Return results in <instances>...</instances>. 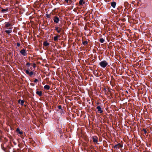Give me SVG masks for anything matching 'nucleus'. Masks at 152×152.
I'll return each instance as SVG.
<instances>
[{
	"instance_id": "13",
	"label": "nucleus",
	"mask_w": 152,
	"mask_h": 152,
	"mask_svg": "<svg viewBox=\"0 0 152 152\" xmlns=\"http://www.w3.org/2000/svg\"><path fill=\"white\" fill-rule=\"evenodd\" d=\"M36 93L39 96H41L42 95V92L41 91H37L36 92Z\"/></svg>"
},
{
	"instance_id": "6",
	"label": "nucleus",
	"mask_w": 152,
	"mask_h": 152,
	"mask_svg": "<svg viewBox=\"0 0 152 152\" xmlns=\"http://www.w3.org/2000/svg\"><path fill=\"white\" fill-rule=\"evenodd\" d=\"M9 30H6L5 31V32L7 34H9L10 33H11L12 31V27H10L9 28H8Z\"/></svg>"
},
{
	"instance_id": "7",
	"label": "nucleus",
	"mask_w": 152,
	"mask_h": 152,
	"mask_svg": "<svg viewBox=\"0 0 152 152\" xmlns=\"http://www.w3.org/2000/svg\"><path fill=\"white\" fill-rule=\"evenodd\" d=\"M96 109L98 110V111L99 112V113H103V111L102 110L100 106H98L96 107Z\"/></svg>"
},
{
	"instance_id": "2",
	"label": "nucleus",
	"mask_w": 152,
	"mask_h": 152,
	"mask_svg": "<svg viewBox=\"0 0 152 152\" xmlns=\"http://www.w3.org/2000/svg\"><path fill=\"white\" fill-rule=\"evenodd\" d=\"M29 70V69L28 68L27 69L25 70V73L26 74L29 75L30 76H31L34 75V73L32 71L30 72Z\"/></svg>"
},
{
	"instance_id": "26",
	"label": "nucleus",
	"mask_w": 152,
	"mask_h": 152,
	"mask_svg": "<svg viewBox=\"0 0 152 152\" xmlns=\"http://www.w3.org/2000/svg\"><path fill=\"white\" fill-rule=\"evenodd\" d=\"M61 105H60L59 106H58V108L59 109H61Z\"/></svg>"
},
{
	"instance_id": "19",
	"label": "nucleus",
	"mask_w": 152,
	"mask_h": 152,
	"mask_svg": "<svg viewBox=\"0 0 152 152\" xmlns=\"http://www.w3.org/2000/svg\"><path fill=\"white\" fill-rule=\"evenodd\" d=\"M104 41V39L103 38H101L99 40V42L101 43H103Z\"/></svg>"
},
{
	"instance_id": "16",
	"label": "nucleus",
	"mask_w": 152,
	"mask_h": 152,
	"mask_svg": "<svg viewBox=\"0 0 152 152\" xmlns=\"http://www.w3.org/2000/svg\"><path fill=\"white\" fill-rule=\"evenodd\" d=\"M16 131L17 132H18L19 134H23L22 132H21L19 128H17V129Z\"/></svg>"
},
{
	"instance_id": "12",
	"label": "nucleus",
	"mask_w": 152,
	"mask_h": 152,
	"mask_svg": "<svg viewBox=\"0 0 152 152\" xmlns=\"http://www.w3.org/2000/svg\"><path fill=\"white\" fill-rule=\"evenodd\" d=\"M11 25V24L9 23H7L5 24V27L6 28L8 27H10V26Z\"/></svg>"
},
{
	"instance_id": "24",
	"label": "nucleus",
	"mask_w": 152,
	"mask_h": 152,
	"mask_svg": "<svg viewBox=\"0 0 152 152\" xmlns=\"http://www.w3.org/2000/svg\"><path fill=\"white\" fill-rule=\"evenodd\" d=\"M20 44L19 43H17V46H18V47L20 46Z\"/></svg>"
},
{
	"instance_id": "23",
	"label": "nucleus",
	"mask_w": 152,
	"mask_h": 152,
	"mask_svg": "<svg viewBox=\"0 0 152 152\" xmlns=\"http://www.w3.org/2000/svg\"><path fill=\"white\" fill-rule=\"evenodd\" d=\"M38 81V80L37 79H35V80H34V83H36Z\"/></svg>"
},
{
	"instance_id": "30",
	"label": "nucleus",
	"mask_w": 152,
	"mask_h": 152,
	"mask_svg": "<svg viewBox=\"0 0 152 152\" xmlns=\"http://www.w3.org/2000/svg\"><path fill=\"white\" fill-rule=\"evenodd\" d=\"M33 67H34V68H35V66H33Z\"/></svg>"
},
{
	"instance_id": "20",
	"label": "nucleus",
	"mask_w": 152,
	"mask_h": 152,
	"mask_svg": "<svg viewBox=\"0 0 152 152\" xmlns=\"http://www.w3.org/2000/svg\"><path fill=\"white\" fill-rule=\"evenodd\" d=\"M83 44L84 45H86L88 44L87 41H84L83 42Z\"/></svg>"
},
{
	"instance_id": "18",
	"label": "nucleus",
	"mask_w": 152,
	"mask_h": 152,
	"mask_svg": "<svg viewBox=\"0 0 152 152\" xmlns=\"http://www.w3.org/2000/svg\"><path fill=\"white\" fill-rule=\"evenodd\" d=\"M59 37V35H58L57 36L54 37L53 38L54 40L55 41H57L58 39V37Z\"/></svg>"
},
{
	"instance_id": "17",
	"label": "nucleus",
	"mask_w": 152,
	"mask_h": 152,
	"mask_svg": "<svg viewBox=\"0 0 152 152\" xmlns=\"http://www.w3.org/2000/svg\"><path fill=\"white\" fill-rule=\"evenodd\" d=\"M18 103L20 104H21V105H23V104L24 103V101L23 100H21L20 99H19L18 100Z\"/></svg>"
},
{
	"instance_id": "4",
	"label": "nucleus",
	"mask_w": 152,
	"mask_h": 152,
	"mask_svg": "<svg viewBox=\"0 0 152 152\" xmlns=\"http://www.w3.org/2000/svg\"><path fill=\"white\" fill-rule=\"evenodd\" d=\"M92 138L93 139V141L94 143H97L98 142V138L97 137L94 136Z\"/></svg>"
},
{
	"instance_id": "8",
	"label": "nucleus",
	"mask_w": 152,
	"mask_h": 152,
	"mask_svg": "<svg viewBox=\"0 0 152 152\" xmlns=\"http://www.w3.org/2000/svg\"><path fill=\"white\" fill-rule=\"evenodd\" d=\"M53 20L54 22L58 23L59 21V19L58 17H56L54 18Z\"/></svg>"
},
{
	"instance_id": "9",
	"label": "nucleus",
	"mask_w": 152,
	"mask_h": 152,
	"mask_svg": "<svg viewBox=\"0 0 152 152\" xmlns=\"http://www.w3.org/2000/svg\"><path fill=\"white\" fill-rule=\"evenodd\" d=\"M86 1L84 0H80L79 1V4L80 5H82L85 4Z\"/></svg>"
},
{
	"instance_id": "5",
	"label": "nucleus",
	"mask_w": 152,
	"mask_h": 152,
	"mask_svg": "<svg viewBox=\"0 0 152 152\" xmlns=\"http://www.w3.org/2000/svg\"><path fill=\"white\" fill-rule=\"evenodd\" d=\"M20 53L22 54L23 56H26L27 55V54L26 53V50L24 49L21 50L20 52Z\"/></svg>"
},
{
	"instance_id": "11",
	"label": "nucleus",
	"mask_w": 152,
	"mask_h": 152,
	"mask_svg": "<svg viewBox=\"0 0 152 152\" xmlns=\"http://www.w3.org/2000/svg\"><path fill=\"white\" fill-rule=\"evenodd\" d=\"M111 6L113 8H115L116 5V3L115 2H113L111 3Z\"/></svg>"
},
{
	"instance_id": "1",
	"label": "nucleus",
	"mask_w": 152,
	"mask_h": 152,
	"mask_svg": "<svg viewBox=\"0 0 152 152\" xmlns=\"http://www.w3.org/2000/svg\"><path fill=\"white\" fill-rule=\"evenodd\" d=\"M108 63L105 60H103L99 63L100 66L102 68L106 67L108 65Z\"/></svg>"
},
{
	"instance_id": "14",
	"label": "nucleus",
	"mask_w": 152,
	"mask_h": 152,
	"mask_svg": "<svg viewBox=\"0 0 152 152\" xmlns=\"http://www.w3.org/2000/svg\"><path fill=\"white\" fill-rule=\"evenodd\" d=\"M43 45L45 46H47L49 45V43L47 41H45L44 42Z\"/></svg>"
},
{
	"instance_id": "28",
	"label": "nucleus",
	"mask_w": 152,
	"mask_h": 152,
	"mask_svg": "<svg viewBox=\"0 0 152 152\" xmlns=\"http://www.w3.org/2000/svg\"><path fill=\"white\" fill-rule=\"evenodd\" d=\"M6 10H1V11L2 12H4V11H6Z\"/></svg>"
},
{
	"instance_id": "15",
	"label": "nucleus",
	"mask_w": 152,
	"mask_h": 152,
	"mask_svg": "<svg viewBox=\"0 0 152 152\" xmlns=\"http://www.w3.org/2000/svg\"><path fill=\"white\" fill-rule=\"evenodd\" d=\"M55 30L57 31V32L59 33L61 32V30L58 29V28L57 27H55Z\"/></svg>"
},
{
	"instance_id": "21",
	"label": "nucleus",
	"mask_w": 152,
	"mask_h": 152,
	"mask_svg": "<svg viewBox=\"0 0 152 152\" xmlns=\"http://www.w3.org/2000/svg\"><path fill=\"white\" fill-rule=\"evenodd\" d=\"M31 64L29 62H27L26 64V65L28 67H29L30 65Z\"/></svg>"
},
{
	"instance_id": "27",
	"label": "nucleus",
	"mask_w": 152,
	"mask_h": 152,
	"mask_svg": "<svg viewBox=\"0 0 152 152\" xmlns=\"http://www.w3.org/2000/svg\"><path fill=\"white\" fill-rule=\"evenodd\" d=\"M144 132L145 134H146L147 132L145 130H144Z\"/></svg>"
},
{
	"instance_id": "3",
	"label": "nucleus",
	"mask_w": 152,
	"mask_h": 152,
	"mask_svg": "<svg viewBox=\"0 0 152 152\" xmlns=\"http://www.w3.org/2000/svg\"><path fill=\"white\" fill-rule=\"evenodd\" d=\"M122 146L123 145L121 144L120 143H119L115 145L114 146V148L115 149L119 148L122 147Z\"/></svg>"
},
{
	"instance_id": "22",
	"label": "nucleus",
	"mask_w": 152,
	"mask_h": 152,
	"mask_svg": "<svg viewBox=\"0 0 152 152\" xmlns=\"http://www.w3.org/2000/svg\"><path fill=\"white\" fill-rule=\"evenodd\" d=\"M46 16L47 18H49L50 17V15L48 14H46Z\"/></svg>"
},
{
	"instance_id": "10",
	"label": "nucleus",
	"mask_w": 152,
	"mask_h": 152,
	"mask_svg": "<svg viewBox=\"0 0 152 152\" xmlns=\"http://www.w3.org/2000/svg\"><path fill=\"white\" fill-rule=\"evenodd\" d=\"M44 88L46 90H49L50 89V86L48 85H45L44 86Z\"/></svg>"
},
{
	"instance_id": "29",
	"label": "nucleus",
	"mask_w": 152,
	"mask_h": 152,
	"mask_svg": "<svg viewBox=\"0 0 152 152\" xmlns=\"http://www.w3.org/2000/svg\"><path fill=\"white\" fill-rule=\"evenodd\" d=\"M30 69H31V70H32V67H31V68H30Z\"/></svg>"
},
{
	"instance_id": "25",
	"label": "nucleus",
	"mask_w": 152,
	"mask_h": 152,
	"mask_svg": "<svg viewBox=\"0 0 152 152\" xmlns=\"http://www.w3.org/2000/svg\"><path fill=\"white\" fill-rule=\"evenodd\" d=\"M65 2H66V3H68V0H65Z\"/></svg>"
}]
</instances>
